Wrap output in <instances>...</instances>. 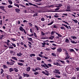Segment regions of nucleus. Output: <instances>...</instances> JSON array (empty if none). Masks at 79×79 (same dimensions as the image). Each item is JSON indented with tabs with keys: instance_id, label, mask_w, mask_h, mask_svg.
Wrapping results in <instances>:
<instances>
[{
	"instance_id": "obj_5",
	"label": "nucleus",
	"mask_w": 79,
	"mask_h": 79,
	"mask_svg": "<svg viewBox=\"0 0 79 79\" xmlns=\"http://www.w3.org/2000/svg\"><path fill=\"white\" fill-rule=\"evenodd\" d=\"M53 64H54V65H57V66H61V64L58 62H53Z\"/></svg>"
},
{
	"instance_id": "obj_13",
	"label": "nucleus",
	"mask_w": 79,
	"mask_h": 79,
	"mask_svg": "<svg viewBox=\"0 0 79 79\" xmlns=\"http://www.w3.org/2000/svg\"><path fill=\"white\" fill-rule=\"evenodd\" d=\"M15 10L16 12H17V13H19L20 11V10L19 9H15Z\"/></svg>"
},
{
	"instance_id": "obj_55",
	"label": "nucleus",
	"mask_w": 79,
	"mask_h": 79,
	"mask_svg": "<svg viewBox=\"0 0 79 79\" xmlns=\"http://www.w3.org/2000/svg\"><path fill=\"white\" fill-rule=\"evenodd\" d=\"M19 79H23V77L22 76H20L19 77Z\"/></svg>"
},
{
	"instance_id": "obj_56",
	"label": "nucleus",
	"mask_w": 79,
	"mask_h": 79,
	"mask_svg": "<svg viewBox=\"0 0 79 79\" xmlns=\"http://www.w3.org/2000/svg\"><path fill=\"white\" fill-rule=\"evenodd\" d=\"M20 5H21V6L22 7H23V8H26V7L25 6H24L23 5H20Z\"/></svg>"
},
{
	"instance_id": "obj_50",
	"label": "nucleus",
	"mask_w": 79,
	"mask_h": 79,
	"mask_svg": "<svg viewBox=\"0 0 79 79\" xmlns=\"http://www.w3.org/2000/svg\"><path fill=\"white\" fill-rule=\"evenodd\" d=\"M60 10V8H56V9H55V11H58V10Z\"/></svg>"
},
{
	"instance_id": "obj_15",
	"label": "nucleus",
	"mask_w": 79,
	"mask_h": 79,
	"mask_svg": "<svg viewBox=\"0 0 79 79\" xmlns=\"http://www.w3.org/2000/svg\"><path fill=\"white\" fill-rule=\"evenodd\" d=\"M14 5L15 6H17V7H18V8H19V5L18 4H17L16 3H14Z\"/></svg>"
},
{
	"instance_id": "obj_26",
	"label": "nucleus",
	"mask_w": 79,
	"mask_h": 79,
	"mask_svg": "<svg viewBox=\"0 0 79 79\" xmlns=\"http://www.w3.org/2000/svg\"><path fill=\"white\" fill-rule=\"evenodd\" d=\"M8 2L10 5H12V4H13V2L12 1L8 0Z\"/></svg>"
},
{
	"instance_id": "obj_6",
	"label": "nucleus",
	"mask_w": 79,
	"mask_h": 79,
	"mask_svg": "<svg viewBox=\"0 0 79 79\" xmlns=\"http://www.w3.org/2000/svg\"><path fill=\"white\" fill-rule=\"evenodd\" d=\"M48 34V32L44 33L42 31L41 32V35H42V36H44V35H45L46 34Z\"/></svg>"
},
{
	"instance_id": "obj_45",
	"label": "nucleus",
	"mask_w": 79,
	"mask_h": 79,
	"mask_svg": "<svg viewBox=\"0 0 79 79\" xmlns=\"http://www.w3.org/2000/svg\"><path fill=\"white\" fill-rule=\"evenodd\" d=\"M12 45H13V46L14 47H16V44H14V43H11Z\"/></svg>"
},
{
	"instance_id": "obj_39",
	"label": "nucleus",
	"mask_w": 79,
	"mask_h": 79,
	"mask_svg": "<svg viewBox=\"0 0 79 79\" xmlns=\"http://www.w3.org/2000/svg\"><path fill=\"white\" fill-rule=\"evenodd\" d=\"M14 63L13 62H10V66H12L14 64Z\"/></svg>"
},
{
	"instance_id": "obj_30",
	"label": "nucleus",
	"mask_w": 79,
	"mask_h": 79,
	"mask_svg": "<svg viewBox=\"0 0 79 79\" xmlns=\"http://www.w3.org/2000/svg\"><path fill=\"white\" fill-rule=\"evenodd\" d=\"M35 27L36 29V30L37 31H39V27H37V26L36 25L35 26Z\"/></svg>"
},
{
	"instance_id": "obj_21",
	"label": "nucleus",
	"mask_w": 79,
	"mask_h": 79,
	"mask_svg": "<svg viewBox=\"0 0 79 79\" xmlns=\"http://www.w3.org/2000/svg\"><path fill=\"white\" fill-rule=\"evenodd\" d=\"M70 42H71L73 44H76L77 43V41L76 42V41H74V40L71 41Z\"/></svg>"
},
{
	"instance_id": "obj_32",
	"label": "nucleus",
	"mask_w": 79,
	"mask_h": 79,
	"mask_svg": "<svg viewBox=\"0 0 79 79\" xmlns=\"http://www.w3.org/2000/svg\"><path fill=\"white\" fill-rule=\"evenodd\" d=\"M38 55L40 57H41V58H43L44 57V56L43 55H42L41 54H38Z\"/></svg>"
},
{
	"instance_id": "obj_20",
	"label": "nucleus",
	"mask_w": 79,
	"mask_h": 79,
	"mask_svg": "<svg viewBox=\"0 0 79 79\" xmlns=\"http://www.w3.org/2000/svg\"><path fill=\"white\" fill-rule=\"evenodd\" d=\"M17 64H18V65H19V66H23V64L22 63L17 62Z\"/></svg>"
},
{
	"instance_id": "obj_19",
	"label": "nucleus",
	"mask_w": 79,
	"mask_h": 79,
	"mask_svg": "<svg viewBox=\"0 0 79 79\" xmlns=\"http://www.w3.org/2000/svg\"><path fill=\"white\" fill-rule=\"evenodd\" d=\"M62 26H64V27H66V28H67V29H69V27H68V25H64V24H62Z\"/></svg>"
},
{
	"instance_id": "obj_52",
	"label": "nucleus",
	"mask_w": 79,
	"mask_h": 79,
	"mask_svg": "<svg viewBox=\"0 0 79 79\" xmlns=\"http://www.w3.org/2000/svg\"><path fill=\"white\" fill-rule=\"evenodd\" d=\"M28 24L30 26H31V27H32V23H28Z\"/></svg>"
},
{
	"instance_id": "obj_3",
	"label": "nucleus",
	"mask_w": 79,
	"mask_h": 79,
	"mask_svg": "<svg viewBox=\"0 0 79 79\" xmlns=\"http://www.w3.org/2000/svg\"><path fill=\"white\" fill-rule=\"evenodd\" d=\"M44 64H41V66L42 67H44V68L46 67V68H49V67H48V66L47 64L45 63H44Z\"/></svg>"
},
{
	"instance_id": "obj_10",
	"label": "nucleus",
	"mask_w": 79,
	"mask_h": 79,
	"mask_svg": "<svg viewBox=\"0 0 79 79\" xmlns=\"http://www.w3.org/2000/svg\"><path fill=\"white\" fill-rule=\"evenodd\" d=\"M17 56H21L22 55V53H21V52H19L17 53Z\"/></svg>"
},
{
	"instance_id": "obj_34",
	"label": "nucleus",
	"mask_w": 79,
	"mask_h": 79,
	"mask_svg": "<svg viewBox=\"0 0 79 79\" xmlns=\"http://www.w3.org/2000/svg\"><path fill=\"white\" fill-rule=\"evenodd\" d=\"M53 21H52L51 23H48V26H50V25H52V24H53Z\"/></svg>"
},
{
	"instance_id": "obj_1",
	"label": "nucleus",
	"mask_w": 79,
	"mask_h": 79,
	"mask_svg": "<svg viewBox=\"0 0 79 79\" xmlns=\"http://www.w3.org/2000/svg\"><path fill=\"white\" fill-rule=\"evenodd\" d=\"M53 72L54 73H56V74H61V73L59 72V70L55 69L53 71Z\"/></svg>"
},
{
	"instance_id": "obj_46",
	"label": "nucleus",
	"mask_w": 79,
	"mask_h": 79,
	"mask_svg": "<svg viewBox=\"0 0 79 79\" xmlns=\"http://www.w3.org/2000/svg\"><path fill=\"white\" fill-rule=\"evenodd\" d=\"M41 21H45V18H41Z\"/></svg>"
},
{
	"instance_id": "obj_24",
	"label": "nucleus",
	"mask_w": 79,
	"mask_h": 79,
	"mask_svg": "<svg viewBox=\"0 0 79 79\" xmlns=\"http://www.w3.org/2000/svg\"><path fill=\"white\" fill-rule=\"evenodd\" d=\"M36 59L37 60H39V61H40V60H41V58L37 56L36 57Z\"/></svg>"
},
{
	"instance_id": "obj_2",
	"label": "nucleus",
	"mask_w": 79,
	"mask_h": 79,
	"mask_svg": "<svg viewBox=\"0 0 79 79\" xmlns=\"http://www.w3.org/2000/svg\"><path fill=\"white\" fill-rule=\"evenodd\" d=\"M23 74L24 77H30V75H29V74H28L23 73Z\"/></svg>"
},
{
	"instance_id": "obj_42",
	"label": "nucleus",
	"mask_w": 79,
	"mask_h": 79,
	"mask_svg": "<svg viewBox=\"0 0 79 79\" xmlns=\"http://www.w3.org/2000/svg\"><path fill=\"white\" fill-rule=\"evenodd\" d=\"M14 70L15 72H18V70L16 68H14Z\"/></svg>"
},
{
	"instance_id": "obj_31",
	"label": "nucleus",
	"mask_w": 79,
	"mask_h": 79,
	"mask_svg": "<svg viewBox=\"0 0 79 79\" xmlns=\"http://www.w3.org/2000/svg\"><path fill=\"white\" fill-rule=\"evenodd\" d=\"M70 52H74V50L73 49H71L69 50Z\"/></svg>"
},
{
	"instance_id": "obj_48",
	"label": "nucleus",
	"mask_w": 79,
	"mask_h": 79,
	"mask_svg": "<svg viewBox=\"0 0 79 79\" xmlns=\"http://www.w3.org/2000/svg\"><path fill=\"white\" fill-rule=\"evenodd\" d=\"M38 14L37 13L33 15V17H35V16H37Z\"/></svg>"
},
{
	"instance_id": "obj_64",
	"label": "nucleus",
	"mask_w": 79,
	"mask_h": 79,
	"mask_svg": "<svg viewBox=\"0 0 79 79\" xmlns=\"http://www.w3.org/2000/svg\"><path fill=\"white\" fill-rule=\"evenodd\" d=\"M72 79H76V77H73L72 78Z\"/></svg>"
},
{
	"instance_id": "obj_40",
	"label": "nucleus",
	"mask_w": 79,
	"mask_h": 79,
	"mask_svg": "<svg viewBox=\"0 0 79 79\" xmlns=\"http://www.w3.org/2000/svg\"><path fill=\"white\" fill-rule=\"evenodd\" d=\"M34 74L36 76V75H37V74H39V72H35L34 73Z\"/></svg>"
},
{
	"instance_id": "obj_61",
	"label": "nucleus",
	"mask_w": 79,
	"mask_h": 79,
	"mask_svg": "<svg viewBox=\"0 0 79 79\" xmlns=\"http://www.w3.org/2000/svg\"><path fill=\"white\" fill-rule=\"evenodd\" d=\"M52 7H53L54 6L52 5H50L49 6H48V8H50V7H52Z\"/></svg>"
},
{
	"instance_id": "obj_63",
	"label": "nucleus",
	"mask_w": 79,
	"mask_h": 79,
	"mask_svg": "<svg viewBox=\"0 0 79 79\" xmlns=\"http://www.w3.org/2000/svg\"><path fill=\"white\" fill-rule=\"evenodd\" d=\"M57 35H58V36H59V37H61V35H60L59 34H57Z\"/></svg>"
},
{
	"instance_id": "obj_25",
	"label": "nucleus",
	"mask_w": 79,
	"mask_h": 79,
	"mask_svg": "<svg viewBox=\"0 0 79 79\" xmlns=\"http://www.w3.org/2000/svg\"><path fill=\"white\" fill-rule=\"evenodd\" d=\"M66 56L65 58V60H68V59H69V57H70L69 56V55H68Z\"/></svg>"
},
{
	"instance_id": "obj_33",
	"label": "nucleus",
	"mask_w": 79,
	"mask_h": 79,
	"mask_svg": "<svg viewBox=\"0 0 79 79\" xmlns=\"http://www.w3.org/2000/svg\"><path fill=\"white\" fill-rule=\"evenodd\" d=\"M47 65L48 66V67H52V64H48Z\"/></svg>"
},
{
	"instance_id": "obj_49",
	"label": "nucleus",
	"mask_w": 79,
	"mask_h": 79,
	"mask_svg": "<svg viewBox=\"0 0 79 79\" xmlns=\"http://www.w3.org/2000/svg\"><path fill=\"white\" fill-rule=\"evenodd\" d=\"M11 40L13 41H16V39L14 38H11Z\"/></svg>"
},
{
	"instance_id": "obj_7",
	"label": "nucleus",
	"mask_w": 79,
	"mask_h": 79,
	"mask_svg": "<svg viewBox=\"0 0 79 79\" xmlns=\"http://www.w3.org/2000/svg\"><path fill=\"white\" fill-rule=\"evenodd\" d=\"M61 6H62V5L59 4L57 5L55 7H56V8H60Z\"/></svg>"
},
{
	"instance_id": "obj_37",
	"label": "nucleus",
	"mask_w": 79,
	"mask_h": 79,
	"mask_svg": "<svg viewBox=\"0 0 79 79\" xmlns=\"http://www.w3.org/2000/svg\"><path fill=\"white\" fill-rule=\"evenodd\" d=\"M73 21H74V22L75 23H77L78 22V21H77V20H76V19H73Z\"/></svg>"
},
{
	"instance_id": "obj_28",
	"label": "nucleus",
	"mask_w": 79,
	"mask_h": 79,
	"mask_svg": "<svg viewBox=\"0 0 79 79\" xmlns=\"http://www.w3.org/2000/svg\"><path fill=\"white\" fill-rule=\"evenodd\" d=\"M53 38H54V36L51 35V37H49V39H50V40H52Z\"/></svg>"
},
{
	"instance_id": "obj_59",
	"label": "nucleus",
	"mask_w": 79,
	"mask_h": 79,
	"mask_svg": "<svg viewBox=\"0 0 79 79\" xmlns=\"http://www.w3.org/2000/svg\"><path fill=\"white\" fill-rule=\"evenodd\" d=\"M9 48H12V49H13V48H14L13 47L9 46Z\"/></svg>"
},
{
	"instance_id": "obj_53",
	"label": "nucleus",
	"mask_w": 79,
	"mask_h": 79,
	"mask_svg": "<svg viewBox=\"0 0 79 79\" xmlns=\"http://www.w3.org/2000/svg\"><path fill=\"white\" fill-rule=\"evenodd\" d=\"M19 29L20 31H21L23 29V27H20Z\"/></svg>"
},
{
	"instance_id": "obj_38",
	"label": "nucleus",
	"mask_w": 79,
	"mask_h": 79,
	"mask_svg": "<svg viewBox=\"0 0 79 79\" xmlns=\"http://www.w3.org/2000/svg\"><path fill=\"white\" fill-rule=\"evenodd\" d=\"M48 12H56V11L52 10H48Z\"/></svg>"
},
{
	"instance_id": "obj_51",
	"label": "nucleus",
	"mask_w": 79,
	"mask_h": 79,
	"mask_svg": "<svg viewBox=\"0 0 79 79\" xmlns=\"http://www.w3.org/2000/svg\"><path fill=\"white\" fill-rule=\"evenodd\" d=\"M10 75H7L6 77L7 79H9V78H10Z\"/></svg>"
},
{
	"instance_id": "obj_14",
	"label": "nucleus",
	"mask_w": 79,
	"mask_h": 79,
	"mask_svg": "<svg viewBox=\"0 0 79 79\" xmlns=\"http://www.w3.org/2000/svg\"><path fill=\"white\" fill-rule=\"evenodd\" d=\"M35 54H30V57H32V56H35Z\"/></svg>"
},
{
	"instance_id": "obj_47",
	"label": "nucleus",
	"mask_w": 79,
	"mask_h": 79,
	"mask_svg": "<svg viewBox=\"0 0 79 79\" xmlns=\"http://www.w3.org/2000/svg\"><path fill=\"white\" fill-rule=\"evenodd\" d=\"M60 29H62V30H65V28H64V27H60Z\"/></svg>"
},
{
	"instance_id": "obj_57",
	"label": "nucleus",
	"mask_w": 79,
	"mask_h": 79,
	"mask_svg": "<svg viewBox=\"0 0 79 79\" xmlns=\"http://www.w3.org/2000/svg\"><path fill=\"white\" fill-rule=\"evenodd\" d=\"M34 35L35 37H37V35H36V33H34Z\"/></svg>"
},
{
	"instance_id": "obj_58",
	"label": "nucleus",
	"mask_w": 79,
	"mask_h": 79,
	"mask_svg": "<svg viewBox=\"0 0 79 79\" xmlns=\"http://www.w3.org/2000/svg\"><path fill=\"white\" fill-rule=\"evenodd\" d=\"M51 49H52V50H55L56 49V47H54L53 48H51Z\"/></svg>"
},
{
	"instance_id": "obj_60",
	"label": "nucleus",
	"mask_w": 79,
	"mask_h": 79,
	"mask_svg": "<svg viewBox=\"0 0 79 79\" xmlns=\"http://www.w3.org/2000/svg\"><path fill=\"white\" fill-rule=\"evenodd\" d=\"M16 3H19V2L18 0H16Z\"/></svg>"
},
{
	"instance_id": "obj_29",
	"label": "nucleus",
	"mask_w": 79,
	"mask_h": 79,
	"mask_svg": "<svg viewBox=\"0 0 79 79\" xmlns=\"http://www.w3.org/2000/svg\"><path fill=\"white\" fill-rule=\"evenodd\" d=\"M19 62H21L22 63H24V61L23 60H19Z\"/></svg>"
},
{
	"instance_id": "obj_18",
	"label": "nucleus",
	"mask_w": 79,
	"mask_h": 79,
	"mask_svg": "<svg viewBox=\"0 0 79 79\" xmlns=\"http://www.w3.org/2000/svg\"><path fill=\"white\" fill-rule=\"evenodd\" d=\"M42 73L43 74H44L45 75H46V76H49V74L48 73H45V72L43 71L42 72Z\"/></svg>"
},
{
	"instance_id": "obj_62",
	"label": "nucleus",
	"mask_w": 79,
	"mask_h": 79,
	"mask_svg": "<svg viewBox=\"0 0 79 79\" xmlns=\"http://www.w3.org/2000/svg\"><path fill=\"white\" fill-rule=\"evenodd\" d=\"M32 71H34V72H36V70H35V69H32Z\"/></svg>"
},
{
	"instance_id": "obj_41",
	"label": "nucleus",
	"mask_w": 79,
	"mask_h": 79,
	"mask_svg": "<svg viewBox=\"0 0 79 79\" xmlns=\"http://www.w3.org/2000/svg\"><path fill=\"white\" fill-rule=\"evenodd\" d=\"M30 31L31 32V33H33V31L32 28H31L30 29Z\"/></svg>"
},
{
	"instance_id": "obj_11",
	"label": "nucleus",
	"mask_w": 79,
	"mask_h": 79,
	"mask_svg": "<svg viewBox=\"0 0 79 79\" xmlns=\"http://www.w3.org/2000/svg\"><path fill=\"white\" fill-rule=\"evenodd\" d=\"M57 51L59 52H61V51H62V49H61V48H59L57 49Z\"/></svg>"
},
{
	"instance_id": "obj_43",
	"label": "nucleus",
	"mask_w": 79,
	"mask_h": 79,
	"mask_svg": "<svg viewBox=\"0 0 79 79\" xmlns=\"http://www.w3.org/2000/svg\"><path fill=\"white\" fill-rule=\"evenodd\" d=\"M55 77H57V78H60V77H61V76L59 75H55Z\"/></svg>"
},
{
	"instance_id": "obj_36",
	"label": "nucleus",
	"mask_w": 79,
	"mask_h": 79,
	"mask_svg": "<svg viewBox=\"0 0 79 79\" xmlns=\"http://www.w3.org/2000/svg\"><path fill=\"white\" fill-rule=\"evenodd\" d=\"M4 8H5V6H0V9L2 10Z\"/></svg>"
},
{
	"instance_id": "obj_22",
	"label": "nucleus",
	"mask_w": 79,
	"mask_h": 79,
	"mask_svg": "<svg viewBox=\"0 0 79 79\" xmlns=\"http://www.w3.org/2000/svg\"><path fill=\"white\" fill-rule=\"evenodd\" d=\"M27 39L28 40H29V41H31V42H32V39L31 38H28V37H27Z\"/></svg>"
},
{
	"instance_id": "obj_23",
	"label": "nucleus",
	"mask_w": 79,
	"mask_h": 79,
	"mask_svg": "<svg viewBox=\"0 0 79 79\" xmlns=\"http://www.w3.org/2000/svg\"><path fill=\"white\" fill-rule=\"evenodd\" d=\"M8 8H13V6L11 5H9L7 6Z\"/></svg>"
},
{
	"instance_id": "obj_4",
	"label": "nucleus",
	"mask_w": 79,
	"mask_h": 79,
	"mask_svg": "<svg viewBox=\"0 0 79 79\" xmlns=\"http://www.w3.org/2000/svg\"><path fill=\"white\" fill-rule=\"evenodd\" d=\"M63 51L64 52V53L65 54L66 56L68 55V52L67 51V50H66V49H64Z\"/></svg>"
},
{
	"instance_id": "obj_35",
	"label": "nucleus",
	"mask_w": 79,
	"mask_h": 79,
	"mask_svg": "<svg viewBox=\"0 0 79 79\" xmlns=\"http://www.w3.org/2000/svg\"><path fill=\"white\" fill-rule=\"evenodd\" d=\"M65 42L66 43H69V40L68 39H66L65 40Z\"/></svg>"
},
{
	"instance_id": "obj_54",
	"label": "nucleus",
	"mask_w": 79,
	"mask_h": 79,
	"mask_svg": "<svg viewBox=\"0 0 79 79\" xmlns=\"http://www.w3.org/2000/svg\"><path fill=\"white\" fill-rule=\"evenodd\" d=\"M42 45H45L46 44V43H45V42L42 43Z\"/></svg>"
},
{
	"instance_id": "obj_27",
	"label": "nucleus",
	"mask_w": 79,
	"mask_h": 79,
	"mask_svg": "<svg viewBox=\"0 0 79 79\" xmlns=\"http://www.w3.org/2000/svg\"><path fill=\"white\" fill-rule=\"evenodd\" d=\"M52 56H56V54H55V53H52Z\"/></svg>"
},
{
	"instance_id": "obj_8",
	"label": "nucleus",
	"mask_w": 79,
	"mask_h": 79,
	"mask_svg": "<svg viewBox=\"0 0 79 79\" xmlns=\"http://www.w3.org/2000/svg\"><path fill=\"white\" fill-rule=\"evenodd\" d=\"M30 69H31V67H28V68H27L26 71H27V72H29V71H30Z\"/></svg>"
},
{
	"instance_id": "obj_12",
	"label": "nucleus",
	"mask_w": 79,
	"mask_h": 79,
	"mask_svg": "<svg viewBox=\"0 0 79 79\" xmlns=\"http://www.w3.org/2000/svg\"><path fill=\"white\" fill-rule=\"evenodd\" d=\"M11 58L12 59H13V60H16V61L18 60V59H17V58L15 57H11Z\"/></svg>"
},
{
	"instance_id": "obj_9",
	"label": "nucleus",
	"mask_w": 79,
	"mask_h": 79,
	"mask_svg": "<svg viewBox=\"0 0 79 79\" xmlns=\"http://www.w3.org/2000/svg\"><path fill=\"white\" fill-rule=\"evenodd\" d=\"M13 71H14L13 68H11L9 69V71L10 73H11V72Z\"/></svg>"
},
{
	"instance_id": "obj_44",
	"label": "nucleus",
	"mask_w": 79,
	"mask_h": 79,
	"mask_svg": "<svg viewBox=\"0 0 79 79\" xmlns=\"http://www.w3.org/2000/svg\"><path fill=\"white\" fill-rule=\"evenodd\" d=\"M43 58H45V59H46V60H47V59H48V57H46L45 56H44Z\"/></svg>"
},
{
	"instance_id": "obj_16",
	"label": "nucleus",
	"mask_w": 79,
	"mask_h": 79,
	"mask_svg": "<svg viewBox=\"0 0 79 79\" xmlns=\"http://www.w3.org/2000/svg\"><path fill=\"white\" fill-rule=\"evenodd\" d=\"M71 37L72 39H74V40L77 39V37L75 36H72Z\"/></svg>"
},
{
	"instance_id": "obj_17",
	"label": "nucleus",
	"mask_w": 79,
	"mask_h": 79,
	"mask_svg": "<svg viewBox=\"0 0 79 79\" xmlns=\"http://www.w3.org/2000/svg\"><path fill=\"white\" fill-rule=\"evenodd\" d=\"M3 68L4 69H7L8 67L6 65H3Z\"/></svg>"
}]
</instances>
